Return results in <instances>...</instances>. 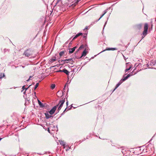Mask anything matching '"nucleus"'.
Here are the masks:
<instances>
[{
	"label": "nucleus",
	"instance_id": "1",
	"mask_svg": "<svg viewBox=\"0 0 156 156\" xmlns=\"http://www.w3.org/2000/svg\"><path fill=\"white\" fill-rule=\"evenodd\" d=\"M59 63H63V62H64V63H69L71 64H73V61L72 60V58H69L68 59H66L63 60L61 61H59Z\"/></svg>",
	"mask_w": 156,
	"mask_h": 156
},
{
	"label": "nucleus",
	"instance_id": "2",
	"mask_svg": "<svg viewBox=\"0 0 156 156\" xmlns=\"http://www.w3.org/2000/svg\"><path fill=\"white\" fill-rule=\"evenodd\" d=\"M32 51L30 49L26 50L23 54V55L29 57L32 54Z\"/></svg>",
	"mask_w": 156,
	"mask_h": 156
},
{
	"label": "nucleus",
	"instance_id": "3",
	"mask_svg": "<svg viewBox=\"0 0 156 156\" xmlns=\"http://www.w3.org/2000/svg\"><path fill=\"white\" fill-rule=\"evenodd\" d=\"M148 29V24L147 23H145L144 24V30L143 32V35L145 37L147 34Z\"/></svg>",
	"mask_w": 156,
	"mask_h": 156
},
{
	"label": "nucleus",
	"instance_id": "4",
	"mask_svg": "<svg viewBox=\"0 0 156 156\" xmlns=\"http://www.w3.org/2000/svg\"><path fill=\"white\" fill-rule=\"evenodd\" d=\"M65 102V100H64V99L62 100H60L59 101L58 104L57 105L58 106V105H59L58 109V111L61 109Z\"/></svg>",
	"mask_w": 156,
	"mask_h": 156
},
{
	"label": "nucleus",
	"instance_id": "5",
	"mask_svg": "<svg viewBox=\"0 0 156 156\" xmlns=\"http://www.w3.org/2000/svg\"><path fill=\"white\" fill-rule=\"evenodd\" d=\"M58 105H57L56 106H54L49 112V113L51 115H52L56 110Z\"/></svg>",
	"mask_w": 156,
	"mask_h": 156
},
{
	"label": "nucleus",
	"instance_id": "6",
	"mask_svg": "<svg viewBox=\"0 0 156 156\" xmlns=\"http://www.w3.org/2000/svg\"><path fill=\"white\" fill-rule=\"evenodd\" d=\"M76 48V46L73 47V48H69V53L70 54L73 53L74 51Z\"/></svg>",
	"mask_w": 156,
	"mask_h": 156
},
{
	"label": "nucleus",
	"instance_id": "7",
	"mask_svg": "<svg viewBox=\"0 0 156 156\" xmlns=\"http://www.w3.org/2000/svg\"><path fill=\"white\" fill-rule=\"evenodd\" d=\"M123 81V80L122 79L116 85L114 91Z\"/></svg>",
	"mask_w": 156,
	"mask_h": 156
},
{
	"label": "nucleus",
	"instance_id": "8",
	"mask_svg": "<svg viewBox=\"0 0 156 156\" xmlns=\"http://www.w3.org/2000/svg\"><path fill=\"white\" fill-rule=\"evenodd\" d=\"M45 118L46 119H48L51 117H52L51 115H49L48 113H45Z\"/></svg>",
	"mask_w": 156,
	"mask_h": 156
},
{
	"label": "nucleus",
	"instance_id": "9",
	"mask_svg": "<svg viewBox=\"0 0 156 156\" xmlns=\"http://www.w3.org/2000/svg\"><path fill=\"white\" fill-rule=\"evenodd\" d=\"M116 50L115 48H107L106 49H105V50H103V51H102L101 52H103V51H105L106 50Z\"/></svg>",
	"mask_w": 156,
	"mask_h": 156
},
{
	"label": "nucleus",
	"instance_id": "10",
	"mask_svg": "<svg viewBox=\"0 0 156 156\" xmlns=\"http://www.w3.org/2000/svg\"><path fill=\"white\" fill-rule=\"evenodd\" d=\"M62 72L65 73L66 75L69 74V72L66 69H63L62 70Z\"/></svg>",
	"mask_w": 156,
	"mask_h": 156
},
{
	"label": "nucleus",
	"instance_id": "11",
	"mask_svg": "<svg viewBox=\"0 0 156 156\" xmlns=\"http://www.w3.org/2000/svg\"><path fill=\"white\" fill-rule=\"evenodd\" d=\"M38 102L40 107H44V105L39 100H38Z\"/></svg>",
	"mask_w": 156,
	"mask_h": 156
},
{
	"label": "nucleus",
	"instance_id": "12",
	"mask_svg": "<svg viewBox=\"0 0 156 156\" xmlns=\"http://www.w3.org/2000/svg\"><path fill=\"white\" fill-rule=\"evenodd\" d=\"M86 55H87V51L86 50V49H85V50H84V51L82 52L81 57L83 56H85Z\"/></svg>",
	"mask_w": 156,
	"mask_h": 156
},
{
	"label": "nucleus",
	"instance_id": "13",
	"mask_svg": "<svg viewBox=\"0 0 156 156\" xmlns=\"http://www.w3.org/2000/svg\"><path fill=\"white\" fill-rule=\"evenodd\" d=\"M131 76V75L129 74H128L126 77H125V78H122V80H123V81H125V80H126V79H127L129 77V76Z\"/></svg>",
	"mask_w": 156,
	"mask_h": 156
},
{
	"label": "nucleus",
	"instance_id": "14",
	"mask_svg": "<svg viewBox=\"0 0 156 156\" xmlns=\"http://www.w3.org/2000/svg\"><path fill=\"white\" fill-rule=\"evenodd\" d=\"M60 144L63 146H65L66 145V143L64 141H60Z\"/></svg>",
	"mask_w": 156,
	"mask_h": 156
},
{
	"label": "nucleus",
	"instance_id": "15",
	"mask_svg": "<svg viewBox=\"0 0 156 156\" xmlns=\"http://www.w3.org/2000/svg\"><path fill=\"white\" fill-rule=\"evenodd\" d=\"M55 87V85L54 84H52L51 86V88L52 90L54 89Z\"/></svg>",
	"mask_w": 156,
	"mask_h": 156
},
{
	"label": "nucleus",
	"instance_id": "16",
	"mask_svg": "<svg viewBox=\"0 0 156 156\" xmlns=\"http://www.w3.org/2000/svg\"><path fill=\"white\" fill-rule=\"evenodd\" d=\"M56 60V57H54L51 59V61L52 62L55 61Z\"/></svg>",
	"mask_w": 156,
	"mask_h": 156
},
{
	"label": "nucleus",
	"instance_id": "17",
	"mask_svg": "<svg viewBox=\"0 0 156 156\" xmlns=\"http://www.w3.org/2000/svg\"><path fill=\"white\" fill-rule=\"evenodd\" d=\"M84 48V46L83 45H81L80 47L79 48L78 51L79 50H81L83 48Z\"/></svg>",
	"mask_w": 156,
	"mask_h": 156
},
{
	"label": "nucleus",
	"instance_id": "18",
	"mask_svg": "<svg viewBox=\"0 0 156 156\" xmlns=\"http://www.w3.org/2000/svg\"><path fill=\"white\" fill-rule=\"evenodd\" d=\"M107 12V11H104V13L101 16L100 18L99 19L97 20V21L99 20L104 16V15Z\"/></svg>",
	"mask_w": 156,
	"mask_h": 156
},
{
	"label": "nucleus",
	"instance_id": "19",
	"mask_svg": "<svg viewBox=\"0 0 156 156\" xmlns=\"http://www.w3.org/2000/svg\"><path fill=\"white\" fill-rule=\"evenodd\" d=\"M5 76L4 74L2 73H0V79H1Z\"/></svg>",
	"mask_w": 156,
	"mask_h": 156
},
{
	"label": "nucleus",
	"instance_id": "20",
	"mask_svg": "<svg viewBox=\"0 0 156 156\" xmlns=\"http://www.w3.org/2000/svg\"><path fill=\"white\" fill-rule=\"evenodd\" d=\"M64 52L63 51H61L59 53V55L60 57L62 56L64 54Z\"/></svg>",
	"mask_w": 156,
	"mask_h": 156
},
{
	"label": "nucleus",
	"instance_id": "21",
	"mask_svg": "<svg viewBox=\"0 0 156 156\" xmlns=\"http://www.w3.org/2000/svg\"><path fill=\"white\" fill-rule=\"evenodd\" d=\"M131 68V66H130L129 67V68L127 69H126L125 70V72H126L127 71H128Z\"/></svg>",
	"mask_w": 156,
	"mask_h": 156
},
{
	"label": "nucleus",
	"instance_id": "22",
	"mask_svg": "<svg viewBox=\"0 0 156 156\" xmlns=\"http://www.w3.org/2000/svg\"><path fill=\"white\" fill-rule=\"evenodd\" d=\"M83 34L81 33H79L78 34H77L76 35V36L77 37H78L79 36L82 35Z\"/></svg>",
	"mask_w": 156,
	"mask_h": 156
},
{
	"label": "nucleus",
	"instance_id": "23",
	"mask_svg": "<svg viewBox=\"0 0 156 156\" xmlns=\"http://www.w3.org/2000/svg\"><path fill=\"white\" fill-rule=\"evenodd\" d=\"M74 1L75 2V4L76 5L79 2V1H80V0H74Z\"/></svg>",
	"mask_w": 156,
	"mask_h": 156
},
{
	"label": "nucleus",
	"instance_id": "24",
	"mask_svg": "<svg viewBox=\"0 0 156 156\" xmlns=\"http://www.w3.org/2000/svg\"><path fill=\"white\" fill-rule=\"evenodd\" d=\"M38 85H39V83H37L36 84L35 86V87H34V90H35L37 88V87L38 86Z\"/></svg>",
	"mask_w": 156,
	"mask_h": 156
},
{
	"label": "nucleus",
	"instance_id": "25",
	"mask_svg": "<svg viewBox=\"0 0 156 156\" xmlns=\"http://www.w3.org/2000/svg\"><path fill=\"white\" fill-rule=\"evenodd\" d=\"M142 25L141 24H139L137 25V27L138 29H140L141 28Z\"/></svg>",
	"mask_w": 156,
	"mask_h": 156
},
{
	"label": "nucleus",
	"instance_id": "26",
	"mask_svg": "<svg viewBox=\"0 0 156 156\" xmlns=\"http://www.w3.org/2000/svg\"><path fill=\"white\" fill-rule=\"evenodd\" d=\"M77 37L76 35L73 38V39H72V41L75 39H76V38H77Z\"/></svg>",
	"mask_w": 156,
	"mask_h": 156
},
{
	"label": "nucleus",
	"instance_id": "27",
	"mask_svg": "<svg viewBox=\"0 0 156 156\" xmlns=\"http://www.w3.org/2000/svg\"><path fill=\"white\" fill-rule=\"evenodd\" d=\"M31 76H30V77L29 78V79L27 80V81H29V80H30V78H31Z\"/></svg>",
	"mask_w": 156,
	"mask_h": 156
},
{
	"label": "nucleus",
	"instance_id": "28",
	"mask_svg": "<svg viewBox=\"0 0 156 156\" xmlns=\"http://www.w3.org/2000/svg\"><path fill=\"white\" fill-rule=\"evenodd\" d=\"M22 89L23 90H24L25 89V86H23V87H22Z\"/></svg>",
	"mask_w": 156,
	"mask_h": 156
},
{
	"label": "nucleus",
	"instance_id": "29",
	"mask_svg": "<svg viewBox=\"0 0 156 156\" xmlns=\"http://www.w3.org/2000/svg\"><path fill=\"white\" fill-rule=\"evenodd\" d=\"M67 109V108H66L65 109V110H64V111L63 112V113H62V114H63V113H64V112H65L66 111V109Z\"/></svg>",
	"mask_w": 156,
	"mask_h": 156
},
{
	"label": "nucleus",
	"instance_id": "30",
	"mask_svg": "<svg viewBox=\"0 0 156 156\" xmlns=\"http://www.w3.org/2000/svg\"><path fill=\"white\" fill-rule=\"evenodd\" d=\"M66 104L67 106L68 105V102L67 101V102H66Z\"/></svg>",
	"mask_w": 156,
	"mask_h": 156
},
{
	"label": "nucleus",
	"instance_id": "31",
	"mask_svg": "<svg viewBox=\"0 0 156 156\" xmlns=\"http://www.w3.org/2000/svg\"><path fill=\"white\" fill-rule=\"evenodd\" d=\"M58 72H62V70H59L58 71Z\"/></svg>",
	"mask_w": 156,
	"mask_h": 156
},
{
	"label": "nucleus",
	"instance_id": "32",
	"mask_svg": "<svg viewBox=\"0 0 156 156\" xmlns=\"http://www.w3.org/2000/svg\"><path fill=\"white\" fill-rule=\"evenodd\" d=\"M66 85L64 86V90H65V89L66 88Z\"/></svg>",
	"mask_w": 156,
	"mask_h": 156
},
{
	"label": "nucleus",
	"instance_id": "33",
	"mask_svg": "<svg viewBox=\"0 0 156 156\" xmlns=\"http://www.w3.org/2000/svg\"><path fill=\"white\" fill-rule=\"evenodd\" d=\"M72 41H71L69 43V45H70H70H71V44H72V43H71Z\"/></svg>",
	"mask_w": 156,
	"mask_h": 156
},
{
	"label": "nucleus",
	"instance_id": "34",
	"mask_svg": "<svg viewBox=\"0 0 156 156\" xmlns=\"http://www.w3.org/2000/svg\"><path fill=\"white\" fill-rule=\"evenodd\" d=\"M2 139V138H0V141Z\"/></svg>",
	"mask_w": 156,
	"mask_h": 156
},
{
	"label": "nucleus",
	"instance_id": "35",
	"mask_svg": "<svg viewBox=\"0 0 156 156\" xmlns=\"http://www.w3.org/2000/svg\"><path fill=\"white\" fill-rule=\"evenodd\" d=\"M71 109V108L67 109V110H69Z\"/></svg>",
	"mask_w": 156,
	"mask_h": 156
},
{
	"label": "nucleus",
	"instance_id": "36",
	"mask_svg": "<svg viewBox=\"0 0 156 156\" xmlns=\"http://www.w3.org/2000/svg\"><path fill=\"white\" fill-rule=\"evenodd\" d=\"M50 131V130H49V129H48V132H49V133H50V131Z\"/></svg>",
	"mask_w": 156,
	"mask_h": 156
},
{
	"label": "nucleus",
	"instance_id": "37",
	"mask_svg": "<svg viewBox=\"0 0 156 156\" xmlns=\"http://www.w3.org/2000/svg\"><path fill=\"white\" fill-rule=\"evenodd\" d=\"M152 26H153L152 24H151V28H152Z\"/></svg>",
	"mask_w": 156,
	"mask_h": 156
},
{
	"label": "nucleus",
	"instance_id": "38",
	"mask_svg": "<svg viewBox=\"0 0 156 156\" xmlns=\"http://www.w3.org/2000/svg\"><path fill=\"white\" fill-rule=\"evenodd\" d=\"M83 37L84 38H86V36H83Z\"/></svg>",
	"mask_w": 156,
	"mask_h": 156
},
{
	"label": "nucleus",
	"instance_id": "39",
	"mask_svg": "<svg viewBox=\"0 0 156 156\" xmlns=\"http://www.w3.org/2000/svg\"><path fill=\"white\" fill-rule=\"evenodd\" d=\"M28 88H27L26 89V90Z\"/></svg>",
	"mask_w": 156,
	"mask_h": 156
},
{
	"label": "nucleus",
	"instance_id": "40",
	"mask_svg": "<svg viewBox=\"0 0 156 156\" xmlns=\"http://www.w3.org/2000/svg\"><path fill=\"white\" fill-rule=\"evenodd\" d=\"M87 27L86 28H85V29H87Z\"/></svg>",
	"mask_w": 156,
	"mask_h": 156
}]
</instances>
